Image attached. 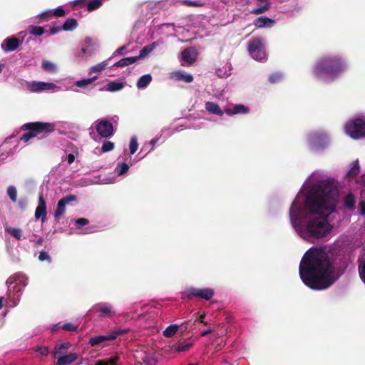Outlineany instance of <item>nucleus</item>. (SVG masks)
Segmentation results:
<instances>
[{
	"mask_svg": "<svg viewBox=\"0 0 365 365\" xmlns=\"http://www.w3.org/2000/svg\"><path fill=\"white\" fill-rule=\"evenodd\" d=\"M91 311L98 314L100 317L111 318L116 314L113 305L108 302H100L94 304Z\"/></svg>",
	"mask_w": 365,
	"mask_h": 365,
	"instance_id": "nucleus-13",
	"label": "nucleus"
},
{
	"mask_svg": "<svg viewBox=\"0 0 365 365\" xmlns=\"http://www.w3.org/2000/svg\"><path fill=\"white\" fill-rule=\"evenodd\" d=\"M41 87H42V91H51L54 92L55 89L58 88V86L51 82H43L41 81Z\"/></svg>",
	"mask_w": 365,
	"mask_h": 365,
	"instance_id": "nucleus-43",
	"label": "nucleus"
},
{
	"mask_svg": "<svg viewBox=\"0 0 365 365\" xmlns=\"http://www.w3.org/2000/svg\"><path fill=\"white\" fill-rule=\"evenodd\" d=\"M356 182L359 184V188L361 191L365 192V173L363 174L359 179L356 180Z\"/></svg>",
	"mask_w": 365,
	"mask_h": 365,
	"instance_id": "nucleus-56",
	"label": "nucleus"
},
{
	"mask_svg": "<svg viewBox=\"0 0 365 365\" xmlns=\"http://www.w3.org/2000/svg\"><path fill=\"white\" fill-rule=\"evenodd\" d=\"M331 246L313 247L304 255L299 268L303 283L312 289L323 290L331 287L343 274L336 267Z\"/></svg>",
	"mask_w": 365,
	"mask_h": 365,
	"instance_id": "nucleus-2",
	"label": "nucleus"
},
{
	"mask_svg": "<svg viewBox=\"0 0 365 365\" xmlns=\"http://www.w3.org/2000/svg\"><path fill=\"white\" fill-rule=\"evenodd\" d=\"M104 0H90L87 2V9L88 11H93L100 8Z\"/></svg>",
	"mask_w": 365,
	"mask_h": 365,
	"instance_id": "nucleus-39",
	"label": "nucleus"
},
{
	"mask_svg": "<svg viewBox=\"0 0 365 365\" xmlns=\"http://www.w3.org/2000/svg\"><path fill=\"white\" fill-rule=\"evenodd\" d=\"M53 16H63L65 15V11L61 7L58 6L54 10H52Z\"/></svg>",
	"mask_w": 365,
	"mask_h": 365,
	"instance_id": "nucleus-58",
	"label": "nucleus"
},
{
	"mask_svg": "<svg viewBox=\"0 0 365 365\" xmlns=\"http://www.w3.org/2000/svg\"><path fill=\"white\" fill-rule=\"evenodd\" d=\"M360 171V168L359 165L358 160L354 161L351 165L349 170L347 173V177L349 178H355L357 177Z\"/></svg>",
	"mask_w": 365,
	"mask_h": 365,
	"instance_id": "nucleus-33",
	"label": "nucleus"
},
{
	"mask_svg": "<svg viewBox=\"0 0 365 365\" xmlns=\"http://www.w3.org/2000/svg\"><path fill=\"white\" fill-rule=\"evenodd\" d=\"M118 357H110L108 360L98 361L96 365H115Z\"/></svg>",
	"mask_w": 365,
	"mask_h": 365,
	"instance_id": "nucleus-49",
	"label": "nucleus"
},
{
	"mask_svg": "<svg viewBox=\"0 0 365 365\" xmlns=\"http://www.w3.org/2000/svg\"><path fill=\"white\" fill-rule=\"evenodd\" d=\"M111 59H112V57L108 58V59L91 66L88 69V74L92 75V74L96 73L97 75L98 73H101V71L105 70L108 66V65L110 63V61Z\"/></svg>",
	"mask_w": 365,
	"mask_h": 365,
	"instance_id": "nucleus-25",
	"label": "nucleus"
},
{
	"mask_svg": "<svg viewBox=\"0 0 365 365\" xmlns=\"http://www.w3.org/2000/svg\"><path fill=\"white\" fill-rule=\"evenodd\" d=\"M358 214L365 215V197L361 199L358 206Z\"/></svg>",
	"mask_w": 365,
	"mask_h": 365,
	"instance_id": "nucleus-54",
	"label": "nucleus"
},
{
	"mask_svg": "<svg viewBox=\"0 0 365 365\" xmlns=\"http://www.w3.org/2000/svg\"><path fill=\"white\" fill-rule=\"evenodd\" d=\"M76 200L77 197L75 195H68L59 200L53 213L54 218L60 219L66 212V206Z\"/></svg>",
	"mask_w": 365,
	"mask_h": 365,
	"instance_id": "nucleus-15",
	"label": "nucleus"
},
{
	"mask_svg": "<svg viewBox=\"0 0 365 365\" xmlns=\"http://www.w3.org/2000/svg\"><path fill=\"white\" fill-rule=\"evenodd\" d=\"M186 3L187 6L192 7H201L205 5V2L202 0H189L188 2Z\"/></svg>",
	"mask_w": 365,
	"mask_h": 365,
	"instance_id": "nucleus-50",
	"label": "nucleus"
},
{
	"mask_svg": "<svg viewBox=\"0 0 365 365\" xmlns=\"http://www.w3.org/2000/svg\"><path fill=\"white\" fill-rule=\"evenodd\" d=\"M193 344L192 342L184 341L178 344H173L168 346L169 351L171 352H184L189 350Z\"/></svg>",
	"mask_w": 365,
	"mask_h": 365,
	"instance_id": "nucleus-23",
	"label": "nucleus"
},
{
	"mask_svg": "<svg viewBox=\"0 0 365 365\" xmlns=\"http://www.w3.org/2000/svg\"><path fill=\"white\" fill-rule=\"evenodd\" d=\"M346 58L339 53H327L319 56L311 69L313 77L317 81L330 83L341 78L348 71Z\"/></svg>",
	"mask_w": 365,
	"mask_h": 365,
	"instance_id": "nucleus-3",
	"label": "nucleus"
},
{
	"mask_svg": "<svg viewBox=\"0 0 365 365\" xmlns=\"http://www.w3.org/2000/svg\"><path fill=\"white\" fill-rule=\"evenodd\" d=\"M344 204L348 210H354L355 208L356 198L351 193H349L344 199Z\"/></svg>",
	"mask_w": 365,
	"mask_h": 365,
	"instance_id": "nucleus-34",
	"label": "nucleus"
},
{
	"mask_svg": "<svg viewBox=\"0 0 365 365\" xmlns=\"http://www.w3.org/2000/svg\"><path fill=\"white\" fill-rule=\"evenodd\" d=\"M178 330V325L171 324L163 331V336L166 337L173 336Z\"/></svg>",
	"mask_w": 365,
	"mask_h": 365,
	"instance_id": "nucleus-40",
	"label": "nucleus"
},
{
	"mask_svg": "<svg viewBox=\"0 0 365 365\" xmlns=\"http://www.w3.org/2000/svg\"><path fill=\"white\" fill-rule=\"evenodd\" d=\"M97 46L91 37H86L81 46L78 56L81 58H88L93 56L96 51Z\"/></svg>",
	"mask_w": 365,
	"mask_h": 365,
	"instance_id": "nucleus-16",
	"label": "nucleus"
},
{
	"mask_svg": "<svg viewBox=\"0 0 365 365\" xmlns=\"http://www.w3.org/2000/svg\"><path fill=\"white\" fill-rule=\"evenodd\" d=\"M137 61L138 58H136L135 56L123 58L119 61L115 63L112 66V67H125L126 66L135 63Z\"/></svg>",
	"mask_w": 365,
	"mask_h": 365,
	"instance_id": "nucleus-32",
	"label": "nucleus"
},
{
	"mask_svg": "<svg viewBox=\"0 0 365 365\" xmlns=\"http://www.w3.org/2000/svg\"><path fill=\"white\" fill-rule=\"evenodd\" d=\"M56 365H69L74 362L78 356L76 353H69L68 354H60L54 356Z\"/></svg>",
	"mask_w": 365,
	"mask_h": 365,
	"instance_id": "nucleus-18",
	"label": "nucleus"
},
{
	"mask_svg": "<svg viewBox=\"0 0 365 365\" xmlns=\"http://www.w3.org/2000/svg\"><path fill=\"white\" fill-rule=\"evenodd\" d=\"M257 1L259 3H260L261 5H259L256 8L253 9L252 11V14H254L256 15L262 14V13L265 12L266 11H267L271 6V3H270L269 0H257Z\"/></svg>",
	"mask_w": 365,
	"mask_h": 365,
	"instance_id": "nucleus-29",
	"label": "nucleus"
},
{
	"mask_svg": "<svg viewBox=\"0 0 365 365\" xmlns=\"http://www.w3.org/2000/svg\"><path fill=\"white\" fill-rule=\"evenodd\" d=\"M78 26L77 21L71 18L67 19L64 24L62 26V29L64 31H73Z\"/></svg>",
	"mask_w": 365,
	"mask_h": 365,
	"instance_id": "nucleus-36",
	"label": "nucleus"
},
{
	"mask_svg": "<svg viewBox=\"0 0 365 365\" xmlns=\"http://www.w3.org/2000/svg\"><path fill=\"white\" fill-rule=\"evenodd\" d=\"M5 231L18 240L22 239V230L20 228L9 227L5 228Z\"/></svg>",
	"mask_w": 365,
	"mask_h": 365,
	"instance_id": "nucleus-37",
	"label": "nucleus"
},
{
	"mask_svg": "<svg viewBox=\"0 0 365 365\" xmlns=\"http://www.w3.org/2000/svg\"><path fill=\"white\" fill-rule=\"evenodd\" d=\"M93 125L98 135L103 138H110L114 133L112 123L106 119L97 120L94 122Z\"/></svg>",
	"mask_w": 365,
	"mask_h": 365,
	"instance_id": "nucleus-14",
	"label": "nucleus"
},
{
	"mask_svg": "<svg viewBox=\"0 0 365 365\" xmlns=\"http://www.w3.org/2000/svg\"><path fill=\"white\" fill-rule=\"evenodd\" d=\"M128 331V329L118 328L105 335H98L90 338L89 344L91 346H96L98 344H105L108 341L115 339L118 336L126 333Z\"/></svg>",
	"mask_w": 365,
	"mask_h": 365,
	"instance_id": "nucleus-11",
	"label": "nucleus"
},
{
	"mask_svg": "<svg viewBox=\"0 0 365 365\" xmlns=\"http://www.w3.org/2000/svg\"><path fill=\"white\" fill-rule=\"evenodd\" d=\"M7 195L13 202L17 201V190L15 186L9 185L7 188Z\"/></svg>",
	"mask_w": 365,
	"mask_h": 365,
	"instance_id": "nucleus-41",
	"label": "nucleus"
},
{
	"mask_svg": "<svg viewBox=\"0 0 365 365\" xmlns=\"http://www.w3.org/2000/svg\"><path fill=\"white\" fill-rule=\"evenodd\" d=\"M138 148V143L137 140V138L135 136H133L130 138V143H129V150H130V155H133Z\"/></svg>",
	"mask_w": 365,
	"mask_h": 365,
	"instance_id": "nucleus-42",
	"label": "nucleus"
},
{
	"mask_svg": "<svg viewBox=\"0 0 365 365\" xmlns=\"http://www.w3.org/2000/svg\"><path fill=\"white\" fill-rule=\"evenodd\" d=\"M225 113L229 115H235L238 114H247L250 113V108L242 104L235 105L232 108H227L225 110Z\"/></svg>",
	"mask_w": 365,
	"mask_h": 365,
	"instance_id": "nucleus-21",
	"label": "nucleus"
},
{
	"mask_svg": "<svg viewBox=\"0 0 365 365\" xmlns=\"http://www.w3.org/2000/svg\"><path fill=\"white\" fill-rule=\"evenodd\" d=\"M6 284H8V291L5 306L14 307L20 301L24 288L28 284V277L24 274L18 273L9 278L6 281Z\"/></svg>",
	"mask_w": 365,
	"mask_h": 365,
	"instance_id": "nucleus-4",
	"label": "nucleus"
},
{
	"mask_svg": "<svg viewBox=\"0 0 365 365\" xmlns=\"http://www.w3.org/2000/svg\"><path fill=\"white\" fill-rule=\"evenodd\" d=\"M152 81L150 74H145L142 76L137 81L136 86L139 89H145Z\"/></svg>",
	"mask_w": 365,
	"mask_h": 365,
	"instance_id": "nucleus-31",
	"label": "nucleus"
},
{
	"mask_svg": "<svg viewBox=\"0 0 365 365\" xmlns=\"http://www.w3.org/2000/svg\"><path fill=\"white\" fill-rule=\"evenodd\" d=\"M42 68L47 71H56L57 69L56 64L48 61L42 62Z\"/></svg>",
	"mask_w": 365,
	"mask_h": 365,
	"instance_id": "nucleus-45",
	"label": "nucleus"
},
{
	"mask_svg": "<svg viewBox=\"0 0 365 365\" xmlns=\"http://www.w3.org/2000/svg\"><path fill=\"white\" fill-rule=\"evenodd\" d=\"M53 16L52 10H46L39 14L36 18H38L41 21H47Z\"/></svg>",
	"mask_w": 365,
	"mask_h": 365,
	"instance_id": "nucleus-47",
	"label": "nucleus"
},
{
	"mask_svg": "<svg viewBox=\"0 0 365 365\" xmlns=\"http://www.w3.org/2000/svg\"><path fill=\"white\" fill-rule=\"evenodd\" d=\"M254 24L258 28H270L274 26V21L267 16H260L255 20Z\"/></svg>",
	"mask_w": 365,
	"mask_h": 365,
	"instance_id": "nucleus-27",
	"label": "nucleus"
},
{
	"mask_svg": "<svg viewBox=\"0 0 365 365\" xmlns=\"http://www.w3.org/2000/svg\"><path fill=\"white\" fill-rule=\"evenodd\" d=\"M125 86V82L110 81L104 87V90L109 92H116L122 90Z\"/></svg>",
	"mask_w": 365,
	"mask_h": 365,
	"instance_id": "nucleus-28",
	"label": "nucleus"
},
{
	"mask_svg": "<svg viewBox=\"0 0 365 365\" xmlns=\"http://www.w3.org/2000/svg\"><path fill=\"white\" fill-rule=\"evenodd\" d=\"M37 351L40 353L42 356H46L48 354V349L47 347H40L37 349Z\"/></svg>",
	"mask_w": 365,
	"mask_h": 365,
	"instance_id": "nucleus-63",
	"label": "nucleus"
},
{
	"mask_svg": "<svg viewBox=\"0 0 365 365\" xmlns=\"http://www.w3.org/2000/svg\"><path fill=\"white\" fill-rule=\"evenodd\" d=\"M181 55L182 59L184 61L187 62L189 64H192L197 59V51L195 48L190 47L182 51Z\"/></svg>",
	"mask_w": 365,
	"mask_h": 365,
	"instance_id": "nucleus-22",
	"label": "nucleus"
},
{
	"mask_svg": "<svg viewBox=\"0 0 365 365\" xmlns=\"http://www.w3.org/2000/svg\"><path fill=\"white\" fill-rule=\"evenodd\" d=\"M21 88L24 91L31 93L42 92L41 81H22Z\"/></svg>",
	"mask_w": 365,
	"mask_h": 365,
	"instance_id": "nucleus-20",
	"label": "nucleus"
},
{
	"mask_svg": "<svg viewBox=\"0 0 365 365\" xmlns=\"http://www.w3.org/2000/svg\"><path fill=\"white\" fill-rule=\"evenodd\" d=\"M306 144L310 151L321 153L329 146V136L324 130H314L307 134Z\"/></svg>",
	"mask_w": 365,
	"mask_h": 365,
	"instance_id": "nucleus-6",
	"label": "nucleus"
},
{
	"mask_svg": "<svg viewBox=\"0 0 365 365\" xmlns=\"http://www.w3.org/2000/svg\"><path fill=\"white\" fill-rule=\"evenodd\" d=\"M113 148L114 143L110 141L104 142L101 148L103 152H109L113 150Z\"/></svg>",
	"mask_w": 365,
	"mask_h": 365,
	"instance_id": "nucleus-52",
	"label": "nucleus"
},
{
	"mask_svg": "<svg viewBox=\"0 0 365 365\" xmlns=\"http://www.w3.org/2000/svg\"><path fill=\"white\" fill-rule=\"evenodd\" d=\"M18 140L14 136L7 138L0 147V163H3L16 152Z\"/></svg>",
	"mask_w": 365,
	"mask_h": 365,
	"instance_id": "nucleus-10",
	"label": "nucleus"
},
{
	"mask_svg": "<svg viewBox=\"0 0 365 365\" xmlns=\"http://www.w3.org/2000/svg\"><path fill=\"white\" fill-rule=\"evenodd\" d=\"M359 273L361 280L365 284V261L359 264Z\"/></svg>",
	"mask_w": 365,
	"mask_h": 365,
	"instance_id": "nucleus-53",
	"label": "nucleus"
},
{
	"mask_svg": "<svg viewBox=\"0 0 365 365\" xmlns=\"http://www.w3.org/2000/svg\"><path fill=\"white\" fill-rule=\"evenodd\" d=\"M98 78V75L93 76L91 78H84L76 81V85L79 88H84L89 84H91Z\"/></svg>",
	"mask_w": 365,
	"mask_h": 365,
	"instance_id": "nucleus-38",
	"label": "nucleus"
},
{
	"mask_svg": "<svg viewBox=\"0 0 365 365\" xmlns=\"http://www.w3.org/2000/svg\"><path fill=\"white\" fill-rule=\"evenodd\" d=\"M344 130L353 139L365 138V114H360L348 121Z\"/></svg>",
	"mask_w": 365,
	"mask_h": 365,
	"instance_id": "nucleus-7",
	"label": "nucleus"
},
{
	"mask_svg": "<svg viewBox=\"0 0 365 365\" xmlns=\"http://www.w3.org/2000/svg\"><path fill=\"white\" fill-rule=\"evenodd\" d=\"M61 328L68 331H74L78 329V326L72 323H65L61 325Z\"/></svg>",
	"mask_w": 365,
	"mask_h": 365,
	"instance_id": "nucleus-51",
	"label": "nucleus"
},
{
	"mask_svg": "<svg viewBox=\"0 0 365 365\" xmlns=\"http://www.w3.org/2000/svg\"><path fill=\"white\" fill-rule=\"evenodd\" d=\"M27 205V201L24 199H21L18 202V206L21 210H24Z\"/></svg>",
	"mask_w": 365,
	"mask_h": 365,
	"instance_id": "nucleus-62",
	"label": "nucleus"
},
{
	"mask_svg": "<svg viewBox=\"0 0 365 365\" xmlns=\"http://www.w3.org/2000/svg\"><path fill=\"white\" fill-rule=\"evenodd\" d=\"M126 51V46H123L118 48H117L114 53H113V56H117V55H120V54H123L124 52Z\"/></svg>",
	"mask_w": 365,
	"mask_h": 365,
	"instance_id": "nucleus-61",
	"label": "nucleus"
},
{
	"mask_svg": "<svg viewBox=\"0 0 365 365\" xmlns=\"http://www.w3.org/2000/svg\"><path fill=\"white\" fill-rule=\"evenodd\" d=\"M46 202L43 197V194L41 193L38 197V204L35 211V218L36 220L41 219V222L43 223L46 220Z\"/></svg>",
	"mask_w": 365,
	"mask_h": 365,
	"instance_id": "nucleus-17",
	"label": "nucleus"
},
{
	"mask_svg": "<svg viewBox=\"0 0 365 365\" xmlns=\"http://www.w3.org/2000/svg\"><path fill=\"white\" fill-rule=\"evenodd\" d=\"M338 199L336 182L322 172H313L289 210V221L297 235L309 242L328 237L333 229L328 217L335 211Z\"/></svg>",
	"mask_w": 365,
	"mask_h": 365,
	"instance_id": "nucleus-1",
	"label": "nucleus"
},
{
	"mask_svg": "<svg viewBox=\"0 0 365 365\" xmlns=\"http://www.w3.org/2000/svg\"><path fill=\"white\" fill-rule=\"evenodd\" d=\"M203 127V123L202 122H200V123H192V125H190L188 128H193V129H200L201 128Z\"/></svg>",
	"mask_w": 365,
	"mask_h": 365,
	"instance_id": "nucleus-64",
	"label": "nucleus"
},
{
	"mask_svg": "<svg viewBox=\"0 0 365 365\" xmlns=\"http://www.w3.org/2000/svg\"><path fill=\"white\" fill-rule=\"evenodd\" d=\"M76 224L79 227H83L88 223V220L86 218H78L75 221Z\"/></svg>",
	"mask_w": 365,
	"mask_h": 365,
	"instance_id": "nucleus-60",
	"label": "nucleus"
},
{
	"mask_svg": "<svg viewBox=\"0 0 365 365\" xmlns=\"http://www.w3.org/2000/svg\"><path fill=\"white\" fill-rule=\"evenodd\" d=\"M29 33L35 36H41L44 34V29L38 26H31Z\"/></svg>",
	"mask_w": 365,
	"mask_h": 365,
	"instance_id": "nucleus-48",
	"label": "nucleus"
},
{
	"mask_svg": "<svg viewBox=\"0 0 365 365\" xmlns=\"http://www.w3.org/2000/svg\"><path fill=\"white\" fill-rule=\"evenodd\" d=\"M38 259L40 261L47 260L48 262H51V258L50 255H48V252H46L44 250H42L40 252L39 255H38Z\"/></svg>",
	"mask_w": 365,
	"mask_h": 365,
	"instance_id": "nucleus-55",
	"label": "nucleus"
},
{
	"mask_svg": "<svg viewBox=\"0 0 365 365\" xmlns=\"http://www.w3.org/2000/svg\"><path fill=\"white\" fill-rule=\"evenodd\" d=\"M284 78V76L281 73H274L269 76V81L272 83H277L280 82Z\"/></svg>",
	"mask_w": 365,
	"mask_h": 365,
	"instance_id": "nucleus-46",
	"label": "nucleus"
},
{
	"mask_svg": "<svg viewBox=\"0 0 365 365\" xmlns=\"http://www.w3.org/2000/svg\"><path fill=\"white\" fill-rule=\"evenodd\" d=\"M247 50L250 56L257 61L267 60L264 40L261 37H255L249 41Z\"/></svg>",
	"mask_w": 365,
	"mask_h": 365,
	"instance_id": "nucleus-8",
	"label": "nucleus"
},
{
	"mask_svg": "<svg viewBox=\"0 0 365 365\" xmlns=\"http://www.w3.org/2000/svg\"><path fill=\"white\" fill-rule=\"evenodd\" d=\"M20 45V41L14 37H9L1 43V48L5 52H10L16 50Z\"/></svg>",
	"mask_w": 365,
	"mask_h": 365,
	"instance_id": "nucleus-19",
	"label": "nucleus"
},
{
	"mask_svg": "<svg viewBox=\"0 0 365 365\" xmlns=\"http://www.w3.org/2000/svg\"><path fill=\"white\" fill-rule=\"evenodd\" d=\"M24 127L29 131L22 135L20 138V141L27 143L31 138L38 137V135H41V133H51L53 132L56 128L62 127L68 128H69V124L67 122L62 121L56 123L36 122L25 124Z\"/></svg>",
	"mask_w": 365,
	"mask_h": 365,
	"instance_id": "nucleus-5",
	"label": "nucleus"
},
{
	"mask_svg": "<svg viewBox=\"0 0 365 365\" xmlns=\"http://www.w3.org/2000/svg\"><path fill=\"white\" fill-rule=\"evenodd\" d=\"M170 78L175 81H183L185 83H190L193 81V77L191 74L185 71H174L170 74Z\"/></svg>",
	"mask_w": 365,
	"mask_h": 365,
	"instance_id": "nucleus-24",
	"label": "nucleus"
},
{
	"mask_svg": "<svg viewBox=\"0 0 365 365\" xmlns=\"http://www.w3.org/2000/svg\"><path fill=\"white\" fill-rule=\"evenodd\" d=\"M123 160H120V157L118 158L114 172L117 177L124 178L129 170V165H132L139 160V159H132L131 156L125 155L122 157Z\"/></svg>",
	"mask_w": 365,
	"mask_h": 365,
	"instance_id": "nucleus-12",
	"label": "nucleus"
},
{
	"mask_svg": "<svg viewBox=\"0 0 365 365\" xmlns=\"http://www.w3.org/2000/svg\"><path fill=\"white\" fill-rule=\"evenodd\" d=\"M215 295V290L212 288H197L189 287L182 292V298H190L192 297L207 301L210 300Z\"/></svg>",
	"mask_w": 365,
	"mask_h": 365,
	"instance_id": "nucleus-9",
	"label": "nucleus"
},
{
	"mask_svg": "<svg viewBox=\"0 0 365 365\" xmlns=\"http://www.w3.org/2000/svg\"><path fill=\"white\" fill-rule=\"evenodd\" d=\"M158 42H153L145 46H144L140 51L139 56H135L138 58V60L145 58L148 54H150L157 46Z\"/></svg>",
	"mask_w": 365,
	"mask_h": 365,
	"instance_id": "nucleus-30",
	"label": "nucleus"
},
{
	"mask_svg": "<svg viewBox=\"0 0 365 365\" xmlns=\"http://www.w3.org/2000/svg\"><path fill=\"white\" fill-rule=\"evenodd\" d=\"M225 71H223L222 69L219 68L217 70L216 73L218 76L220 78H226L231 74V66L226 65L225 67Z\"/></svg>",
	"mask_w": 365,
	"mask_h": 365,
	"instance_id": "nucleus-44",
	"label": "nucleus"
},
{
	"mask_svg": "<svg viewBox=\"0 0 365 365\" xmlns=\"http://www.w3.org/2000/svg\"><path fill=\"white\" fill-rule=\"evenodd\" d=\"M76 155L73 153L66 154L62 157L63 160H66L68 164H71L75 160Z\"/></svg>",
	"mask_w": 365,
	"mask_h": 365,
	"instance_id": "nucleus-57",
	"label": "nucleus"
},
{
	"mask_svg": "<svg viewBox=\"0 0 365 365\" xmlns=\"http://www.w3.org/2000/svg\"><path fill=\"white\" fill-rule=\"evenodd\" d=\"M70 346L71 344L68 342H64L56 345L54 350V356L65 354L68 349L70 348Z\"/></svg>",
	"mask_w": 365,
	"mask_h": 365,
	"instance_id": "nucleus-35",
	"label": "nucleus"
},
{
	"mask_svg": "<svg viewBox=\"0 0 365 365\" xmlns=\"http://www.w3.org/2000/svg\"><path fill=\"white\" fill-rule=\"evenodd\" d=\"M159 139H160V137L156 136L155 138H153V139H151L149 141L148 145H150V148L148 152H150L153 150H154L155 145L158 142Z\"/></svg>",
	"mask_w": 365,
	"mask_h": 365,
	"instance_id": "nucleus-59",
	"label": "nucleus"
},
{
	"mask_svg": "<svg viewBox=\"0 0 365 365\" xmlns=\"http://www.w3.org/2000/svg\"><path fill=\"white\" fill-rule=\"evenodd\" d=\"M205 110L213 115H218L220 117H222L224 115V111L220 108V106L211 101H207L205 104Z\"/></svg>",
	"mask_w": 365,
	"mask_h": 365,
	"instance_id": "nucleus-26",
	"label": "nucleus"
}]
</instances>
